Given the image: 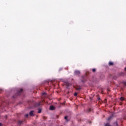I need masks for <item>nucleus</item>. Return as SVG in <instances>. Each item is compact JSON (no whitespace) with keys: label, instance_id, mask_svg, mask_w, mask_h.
I'll return each mask as SVG.
<instances>
[{"label":"nucleus","instance_id":"1","mask_svg":"<svg viewBox=\"0 0 126 126\" xmlns=\"http://www.w3.org/2000/svg\"><path fill=\"white\" fill-rule=\"evenodd\" d=\"M22 91H23V89H21L20 90H19L15 95H13V98H16V96L20 95V94L22 93Z\"/></svg>","mask_w":126,"mask_h":126},{"label":"nucleus","instance_id":"2","mask_svg":"<svg viewBox=\"0 0 126 126\" xmlns=\"http://www.w3.org/2000/svg\"><path fill=\"white\" fill-rule=\"evenodd\" d=\"M74 74L75 75H79V74H80V71L78 70H76L74 71Z\"/></svg>","mask_w":126,"mask_h":126},{"label":"nucleus","instance_id":"3","mask_svg":"<svg viewBox=\"0 0 126 126\" xmlns=\"http://www.w3.org/2000/svg\"><path fill=\"white\" fill-rule=\"evenodd\" d=\"M34 111L33 110H32L30 111V113H29V115L31 117H34Z\"/></svg>","mask_w":126,"mask_h":126},{"label":"nucleus","instance_id":"4","mask_svg":"<svg viewBox=\"0 0 126 126\" xmlns=\"http://www.w3.org/2000/svg\"><path fill=\"white\" fill-rule=\"evenodd\" d=\"M75 88L76 90H80V89H81V87L80 86H76Z\"/></svg>","mask_w":126,"mask_h":126},{"label":"nucleus","instance_id":"5","mask_svg":"<svg viewBox=\"0 0 126 126\" xmlns=\"http://www.w3.org/2000/svg\"><path fill=\"white\" fill-rule=\"evenodd\" d=\"M82 78L81 80L82 82L84 83L85 82V81H86V79H85V78H84V76L82 77Z\"/></svg>","mask_w":126,"mask_h":126},{"label":"nucleus","instance_id":"6","mask_svg":"<svg viewBox=\"0 0 126 126\" xmlns=\"http://www.w3.org/2000/svg\"><path fill=\"white\" fill-rule=\"evenodd\" d=\"M55 109H56V108L54 106H51L50 107V110H51L52 111L55 110Z\"/></svg>","mask_w":126,"mask_h":126},{"label":"nucleus","instance_id":"7","mask_svg":"<svg viewBox=\"0 0 126 126\" xmlns=\"http://www.w3.org/2000/svg\"><path fill=\"white\" fill-rule=\"evenodd\" d=\"M108 63H109V65L110 66H111L112 65H114V63L112 62H109Z\"/></svg>","mask_w":126,"mask_h":126},{"label":"nucleus","instance_id":"8","mask_svg":"<svg viewBox=\"0 0 126 126\" xmlns=\"http://www.w3.org/2000/svg\"><path fill=\"white\" fill-rule=\"evenodd\" d=\"M23 124V121H18V125H22Z\"/></svg>","mask_w":126,"mask_h":126},{"label":"nucleus","instance_id":"9","mask_svg":"<svg viewBox=\"0 0 126 126\" xmlns=\"http://www.w3.org/2000/svg\"><path fill=\"white\" fill-rule=\"evenodd\" d=\"M112 118H113V116H112L109 117L107 119V121H110V120H111Z\"/></svg>","mask_w":126,"mask_h":126},{"label":"nucleus","instance_id":"10","mask_svg":"<svg viewBox=\"0 0 126 126\" xmlns=\"http://www.w3.org/2000/svg\"><path fill=\"white\" fill-rule=\"evenodd\" d=\"M41 112H42V110L41 109H38V114H40Z\"/></svg>","mask_w":126,"mask_h":126},{"label":"nucleus","instance_id":"11","mask_svg":"<svg viewBox=\"0 0 126 126\" xmlns=\"http://www.w3.org/2000/svg\"><path fill=\"white\" fill-rule=\"evenodd\" d=\"M92 71H93V72H95L96 71V69L93 68V69H92Z\"/></svg>","mask_w":126,"mask_h":126},{"label":"nucleus","instance_id":"12","mask_svg":"<svg viewBox=\"0 0 126 126\" xmlns=\"http://www.w3.org/2000/svg\"><path fill=\"white\" fill-rule=\"evenodd\" d=\"M120 100H121V101H124V97H121L120 98Z\"/></svg>","mask_w":126,"mask_h":126},{"label":"nucleus","instance_id":"13","mask_svg":"<svg viewBox=\"0 0 126 126\" xmlns=\"http://www.w3.org/2000/svg\"><path fill=\"white\" fill-rule=\"evenodd\" d=\"M29 115H28V114H27L25 115V116L26 117V118H28Z\"/></svg>","mask_w":126,"mask_h":126},{"label":"nucleus","instance_id":"14","mask_svg":"<svg viewBox=\"0 0 126 126\" xmlns=\"http://www.w3.org/2000/svg\"><path fill=\"white\" fill-rule=\"evenodd\" d=\"M105 126H111L108 123H107L106 124H105Z\"/></svg>","mask_w":126,"mask_h":126},{"label":"nucleus","instance_id":"15","mask_svg":"<svg viewBox=\"0 0 126 126\" xmlns=\"http://www.w3.org/2000/svg\"><path fill=\"white\" fill-rule=\"evenodd\" d=\"M74 96H77V93H75L74 94Z\"/></svg>","mask_w":126,"mask_h":126},{"label":"nucleus","instance_id":"16","mask_svg":"<svg viewBox=\"0 0 126 126\" xmlns=\"http://www.w3.org/2000/svg\"><path fill=\"white\" fill-rule=\"evenodd\" d=\"M88 112H91V108H89V109L88 110Z\"/></svg>","mask_w":126,"mask_h":126},{"label":"nucleus","instance_id":"17","mask_svg":"<svg viewBox=\"0 0 126 126\" xmlns=\"http://www.w3.org/2000/svg\"><path fill=\"white\" fill-rule=\"evenodd\" d=\"M64 119L67 120V116H65L64 117Z\"/></svg>","mask_w":126,"mask_h":126},{"label":"nucleus","instance_id":"18","mask_svg":"<svg viewBox=\"0 0 126 126\" xmlns=\"http://www.w3.org/2000/svg\"><path fill=\"white\" fill-rule=\"evenodd\" d=\"M46 94H47V93H42V95H46Z\"/></svg>","mask_w":126,"mask_h":126},{"label":"nucleus","instance_id":"19","mask_svg":"<svg viewBox=\"0 0 126 126\" xmlns=\"http://www.w3.org/2000/svg\"><path fill=\"white\" fill-rule=\"evenodd\" d=\"M123 84H124V85H126V82H124Z\"/></svg>","mask_w":126,"mask_h":126},{"label":"nucleus","instance_id":"20","mask_svg":"<svg viewBox=\"0 0 126 126\" xmlns=\"http://www.w3.org/2000/svg\"><path fill=\"white\" fill-rule=\"evenodd\" d=\"M40 105H41V103L40 102L37 104V106H40Z\"/></svg>","mask_w":126,"mask_h":126},{"label":"nucleus","instance_id":"21","mask_svg":"<svg viewBox=\"0 0 126 126\" xmlns=\"http://www.w3.org/2000/svg\"><path fill=\"white\" fill-rule=\"evenodd\" d=\"M66 85H67V86H69V84H67Z\"/></svg>","mask_w":126,"mask_h":126},{"label":"nucleus","instance_id":"22","mask_svg":"<svg viewBox=\"0 0 126 126\" xmlns=\"http://www.w3.org/2000/svg\"><path fill=\"white\" fill-rule=\"evenodd\" d=\"M2 126V124H1V123H0V126Z\"/></svg>","mask_w":126,"mask_h":126},{"label":"nucleus","instance_id":"23","mask_svg":"<svg viewBox=\"0 0 126 126\" xmlns=\"http://www.w3.org/2000/svg\"><path fill=\"white\" fill-rule=\"evenodd\" d=\"M98 100H100V98L98 97Z\"/></svg>","mask_w":126,"mask_h":126},{"label":"nucleus","instance_id":"24","mask_svg":"<svg viewBox=\"0 0 126 126\" xmlns=\"http://www.w3.org/2000/svg\"><path fill=\"white\" fill-rule=\"evenodd\" d=\"M125 70H126V67L125 68Z\"/></svg>","mask_w":126,"mask_h":126},{"label":"nucleus","instance_id":"25","mask_svg":"<svg viewBox=\"0 0 126 126\" xmlns=\"http://www.w3.org/2000/svg\"><path fill=\"white\" fill-rule=\"evenodd\" d=\"M102 93H103V91H101Z\"/></svg>","mask_w":126,"mask_h":126}]
</instances>
